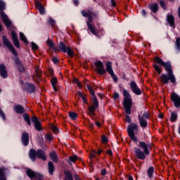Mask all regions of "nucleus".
I'll list each match as a JSON object with an SVG mask.
<instances>
[{
	"instance_id": "16",
	"label": "nucleus",
	"mask_w": 180,
	"mask_h": 180,
	"mask_svg": "<svg viewBox=\"0 0 180 180\" xmlns=\"http://www.w3.org/2000/svg\"><path fill=\"white\" fill-rule=\"evenodd\" d=\"M14 61L16 67L18 68V71H20V72H25V66H23L22 63H20V60H19V58H15L14 59Z\"/></svg>"
},
{
	"instance_id": "24",
	"label": "nucleus",
	"mask_w": 180,
	"mask_h": 180,
	"mask_svg": "<svg viewBox=\"0 0 180 180\" xmlns=\"http://www.w3.org/2000/svg\"><path fill=\"white\" fill-rule=\"evenodd\" d=\"M30 158L32 160V161H35L36 160V157H37V152H36V150L34 149H31L30 150Z\"/></svg>"
},
{
	"instance_id": "56",
	"label": "nucleus",
	"mask_w": 180,
	"mask_h": 180,
	"mask_svg": "<svg viewBox=\"0 0 180 180\" xmlns=\"http://www.w3.org/2000/svg\"><path fill=\"white\" fill-rule=\"evenodd\" d=\"M52 60L54 63V64H58V58H53Z\"/></svg>"
},
{
	"instance_id": "17",
	"label": "nucleus",
	"mask_w": 180,
	"mask_h": 180,
	"mask_svg": "<svg viewBox=\"0 0 180 180\" xmlns=\"http://www.w3.org/2000/svg\"><path fill=\"white\" fill-rule=\"evenodd\" d=\"M0 75L3 78H8V72L6 71V67L4 64H0Z\"/></svg>"
},
{
	"instance_id": "8",
	"label": "nucleus",
	"mask_w": 180,
	"mask_h": 180,
	"mask_svg": "<svg viewBox=\"0 0 180 180\" xmlns=\"http://www.w3.org/2000/svg\"><path fill=\"white\" fill-rule=\"evenodd\" d=\"M148 120V113L147 112H144L143 116L139 115L138 120L141 127L143 128L147 127V120Z\"/></svg>"
},
{
	"instance_id": "32",
	"label": "nucleus",
	"mask_w": 180,
	"mask_h": 180,
	"mask_svg": "<svg viewBox=\"0 0 180 180\" xmlns=\"http://www.w3.org/2000/svg\"><path fill=\"white\" fill-rule=\"evenodd\" d=\"M77 160H78V156H77V155H74L72 156H70L68 162L71 165L72 162H76Z\"/></svg>"
},
{
	"instance_id": "5",
	"label": "nucleus",
	"mask_w": 180,
	"mask_h": 180,
	"mask_svg": "<svg viewBox=\"0 0 180 180\" xmlns=\"http://www.w3.org/2000/svg\"><path fill=\"white\" fill-rule=\"evenodd\" d=\"M134 131L137 133V131H139V127H137V124L131 123L127 127L128 136L130 137L132 141H134V143H137L138 140L137 137L134 135Z\"/></svg>"
},
{
	"instance_id": "33",
	"label": "nucleus",
	"mask_w": 180,
	"mask_h": 180,
	"mask_svg": "<svg viewBox=\"0 0 180 180\" xmlns=\"http://www.w3.org/2000/svg\"><path fill=\"white\" fill-rule=\"evenodd\" d=\"M23 118H24V120H25L26 122L27 123L28 126H30V124H32V123L30 122V117H29V114L27 113L23 114Z\"/></svg>"
},
{
	"instance_id": "23",
	"label": "nucleus",
	"mask_w": 180,
	"mask_h": 180,
	"mask_svg": "<svg viewBox=\"0 0 180 180\" xmlns=\"http://www.w3.org/2000/svg\"><path fill=\"white\" fill-rule=\"evenodd\" d=\"M35 5L39 13H41V15H44V7H43L41 3H40V1H35Z\"/></svg>"
},
{
	"instance_id": "50",
	"label": "nucleus",
	"mask_w": 180,
	"mask_h": 180,
	"mask_svg": "<svg viewBox=\"0 0 180 180\" xmlns=\"http://www.w3.org/2000/svg\"><path fill=\"white\" fill-rule=\"evenodd\" d=\"M5 9V3L4 1H0V11H4Z\"/></svg>"
},
{
	"instance_id": "63",
	"label": "nucleus",
	"mask_w": 180,
	"mask_h": 180,
	"mask_svg": "<svg viewBox=\"0 0 180 180\" xmlns=\"http://www.w3.org/2000/svg\"><path fill=\"white\" fill-rule=\"evenodd\" d=\"M96 126H98V127H101V122H96Z\"/></svg>"
},
{
	"instance_id": "10",
	"label": "nucleus",
	"mask_w": 180,
	"mask_h": 180,
	"mask_svg": "<svg viewBox=\"0 0 180 180\" xmlns=\"http://www.w3.org/2000/svg\"><path fill=\"white\" fill-rule=\"evenodd\" d=\"M3 44H4V46H6V47L9 49V50L14 56H16L18 54L16 50H15V48L13 47V45L11 44L9 40H8V38H6V37L5 36L3 37Z\"/></svg>"
},
{
	"instance_id": "54",
	"label": "nucleus",
	"mask_w": 180,
	"mask_h": 180,
	"mask_svg": "<svg viewBox=\"0 0 180 180\" xmlns=\"http://www.w3.org/2000/svg\"><path fill=\"white\" fill-rule=\"evenodd\" d=\"M77 95L80 97V98H83L85 94L84 93H82V91H78L77 92Z\"/></svg>"
},
{
	"instance_id": "14",
	"label": "nucleus",
	"mask_w": 180,
	"mask_h": 180,
	"mask_svg": "<svg viewBox=\"0 0 180 180\" xmlns=\"http://www.w3.org/2000/svg\"><path fill=\"white\" fill-rule=\"evenodd\" d=\"M31 121L32 122V123H34L35 129L38 131H40V130H41V123H40V122H39V120L37 119V117H32L31 119Z\"/></svg>"
},
{
	"instance_id": "46",
	"label": "nucleus",
	"mask_w": 180,
	"mask_h": 180,
	"mask_svg": "<svg viewBox=\"0 0 180 180\" xmlns=\"http://www.w3.org/2000/svg\"><path fill=\"white\" fill-rule=\"evenodd\" d=\"M73 82L74 84H77L79 88H82V84H80L79 81L77 79H74Z\"/></svg>"
},
{
	"instance_id": "6",
	"label": "nucleus",
	"mask_w": 180,
	"mask_h": 180,
	"mask_svg": "<svg viewBox=\"0 0 180 180\" xmlns=\"http://www.w3.org/2000/svg\"><path fill=\"white\" fill-rule=\"evenodd\" d=\"M1 18L4 25H6L7 29H8V30H12V29H13V24L9 18H8V15L4 13V11L1 12Z\"/></svg>"
},
{
	"instance_id": "64",
	"label": "nucleus",
	"mask_w": 180,
	"mask_h": 180,
	"mask_svg": "<svg viewBox=\"0 0 180 180\" xmlns=\"http://www.w3.org/2000/svg\"><path fill=\"white\" fill-rule=\"evenodd\" d=\"M178 15H179V18H180V7H179L178 8Z\"/></svg>"
},
{
	"instance_id": "12",
	"label": "nucleus",
	"mask_w": 180,
	"mask_h": 180,
	"mask_svg": "<svg viewBox=\"0 0 180 180\" xmlns=\"http://www.w3.org/2000/svg\"><path fill=\"white\" fill-rule=\"evenodd\" d=\"M129 86L132 92L135 94V95H141V90L140 89L139 86H137L136 82H130Z\"/></svg>"
},
{
	"instance_id": "39",
	"label": "nucleus",
	"mask_w": 180,
	"mask_h": 180,
	"mask_svg": "<svg viewBox=\"0 0 180 180\" xmlns=\"http://www.w3.org/2000/svg\"><path fill=\"white\" fill-rule=\"evenodd\" d=\"M178 117V115L175 112H172L171 113V117H170V122H175Z\"/></svg>"
},
{
	"instance_id": "45",
	"label": "nucleus",
	"mask_w": 180,
	"mask_h": 180,
	"mask_svg": "<svg viewBox=\"0 0 180 180\" xmlns=\"http://www.w3.org/2000/svg\"><path fill=\"white\" fill-rule=\"evenodd\" d=\"M153 67L158 74H161V68H160L158 65H154Z\"/></svg>"
},
{
	"instance_id": "52",
	"label": "nucleus",
	"mask_w": 180,
	"mask_h": 180,
	"mask_svg": "<svg viewBox=\"0 0 180 180\" xmlns=\"http://www.w3.org/2000/svg\"><path fill=\"white\" fill-rule=\"evenodd\" d=\"M102 141H103V143H108V141H109V140L105 135H103L102 136Z\"/></svg>"
},
{
	"instance_id": "48",
	"label": "nucleus",
	"mask_w": 180,
	"mask_h": 180,
	"mask_svg": "<svg viewBox=\"0 0 180 180\" xmlns=\"http://www.w3.org/2000/svg\"><path fill=\"white\" fill-rule=\"evenodd\" d=\"M46 140H48V141H51V140H53V136L50 134H47L46 136Z\"/></svg>"
},
{
	"instance_id": "11",
	"label": "nucleus",
	"mask_w": 180,
	"mask_h": 180,
	"mask_svg": "<svg viewBox=\"0 0 180 180\" xmlns=\"http://www.w3.org/2000/svg\"><path fill=\"white\" fill-rule=\"evenodd\" d=\"M106 71L110 74V75H111L112 79H114L115 82H117V76H116V75H115V72H113V69H112V63L110 62H107L106 65Z\"/></svg>"
},
{
	"instance_id": "62",
	"label": "nucleus",
	"mask_w": 180,
	"mask_h": 180,
	"mask_svg": "<svg viewBox=\"0 0 180 180\" xmlns=\"http://www.w3.org/2000/svg\"><path fill=\"white\" fill-rule=\"evenodd\" d=\"M107 154H108V155H112V153L111 150H109L107 151Z\"/></svg>"
},
{
	"instance_id": "47",
	"label": "nucleus",
	"mask_w": 180,
	"mask_h": 180,
	"mask_svg": "<svg viewBox=\"0 0 180 180\" xmlns=\"http://www.w3.org/2000/svg\"><path fill=\"white\" fill-rule=\"evenodd\" d=\"M0 117H1L3 120H6V117H5V113L4 112V111H2L1 108H0Z\"/></svg>"
},
{
	"instance_id": "60",
	"label": "nucleus",
	"mask_w": 180,
	"mask_h": 180,
	"mask_svg": "<svg viewBox=\"0 0 180 180\" xmlns=\"http://www.w3.org/2000/svg\"><path fill=\"white\" fill-rule=\"evenodd\" d=\"M74 178L75 180H81L79 179V176H78V174H75Z\"/></svg>"
},
{
	"instance_id": "18",
	"label": "nucleus",
	"mask_w": 180,
	"mask_h": 180,
	"mask_svg": "<svg viewBox=\"0 0 180 180\" xmlns=\"http://www.w3.org/2000/svg\"><path fill=\"white\" fill-rule=\"evenodd\" d=\"M167 23H169V26H171V27H173V29H175V18H174V15H167Z\"/></svg>"
},
{
	"instance_id": "51",
	"label": "nucleus",
	"mask_w": 180,
	"mask_h": 180,
	"mask_svg": "<svg viewBox=\"0 0 180 180\" xmlns=\"http://www.w3.org/2000/svg\"><path fill=\"white\" fill-rule=\"evenodd\" d=\"M51 129L54 133H58V128L55 125H52Z\"/></svg>"
},
{
	"instance_id": "2",
	"label": "nucleus",
	"mask_w": 180,
	"mask_h": 180,
	"mask_svg": "<svg viewBox=\"0 0 180 180\" xmlns=\"http://www.w3.org/2000/svg\"><path fill=\"white\" fill-rule=\"evenodd\" d=\"M86 88L90 92L91 98L92 101V105H90L89 108V116H95L94 112L95 110H96V109H98V100L96 99V96H95V91H94V89L92 88V86H91V85L89 84H87Z\"/></svg>"
},
{
	"instance_id": "40",
	"label": "nucleus",
	"mask_w": 180,
	"mask_h": 180,
	"mask_svg": "<svg viewBox=\"0 0 180 180\" xmlns=\"http://www.w3.org/2000/svg\"><path fill=\"white\" fill-rule=\"evenodd\" d=\"M154 173V167H151L148 170V176L149 178H153V174Z\"/></svg>"
},
{
	"instance_id": "42",
	"label": "nucleus",
	"mask_w": 180,
	"mask_h": 180,
	"mask_svg": "<svg viewBox=\"0 0 180 180\" xmlns=\"http://www.w3.org/2000/svg\"><path fill=\"white\" fill-rule=\"evenodd\" d=\"M69 116L72 120H75L78 117V115L75 112H69Z\"/></svg>"
},
{
	"instance_id": "13",
	"label": "nucleus",
	"mask_w": 180,
	"mask_h": 180,
	"mask_svg": "<svg viewBox=\"0 0 180 180\" xmlns=\"http://www.w3.org/2000/svg\"><path fill=\"white\" fill-rule=\"evenodd\" d=\"M171 99L174 104L175 108H179L180 106V96L175 92L172 93Z\"/></svg>"
},
{
	"instance_id": "44",
	"label": "nucleus",
	"mask_w": 180,
	"mask_h": 180,
	"mask_svg": "<svg viewBox=\"0 0 180 180\" xmlns=\"http://www.w3.org/2000/svg\"><path fill=\"white\" fill-rule=\"evenodd\" d=\"M31 47L32 49L34 51V50H37V49H39V46H37V44H36V43L34 42H32L31 43Z\"/></svg>"
},
{
	"instance_id": "4",
	"label": "nucleus",
	"mask_w": 180,
	"mask_h": 180,
	"mask_svg": "<svg viewBox=\"0 0 180 180\" xmlns=\"http://www.w3.org/2000/svg\"><path fill=\"white\" fill-rule=\"evenodd\" d=\"M82 15L85 18H88V22L86 25L90 30V32L94 34V36H98V30L95 29V27L91 25V22H92V13L91 12H86L85 11H82Z\"/></svg>"
},
{
	"instance_id": "1",
	"label": "nucleus",
	"mask_w": 180,
	"mask_h": 180,
	"mask_svg": "<svg viewBox=\"0 0 180 180\" xmlns=\"http://www.w3.org/2000/svg\"><path fill=\"white\" fill-rule=\"evenodd\" d=\"M155 61L158 64H160V65L164 67L165 71H167V75L162 74L160 76L162 82H163V84H168V81H170V82H172V84H175V82H176V79L175 78L174 72L172 71V69L171 68V63H169V62L165 63L160 58H155Z\"/></svg>"
},
{
	"instance_id": "30",
	"label": "nucleus",
	"mask_w": 180,
	"mask_h": 180,
	"mask_svg": "<svg viewBox=\"0 0 180 180\" xmlns=\"http://www.w3.org/2000/svg\"><path fill=\"white\" fill-rule=\"evenodd\" d=\"M58 48L63 53H67V46H65V44H63V41H60L58 44Z\"/></svg>"
},
{
	"instance_id": "59",
	"label": "nucleus",
	"mask_w": 180,
	"mask_h": 180,
	"mask_svg": "<svg viewBox=\"0 0 180 180\" xmlns=\"http://www.w3.org/2000/svg\"><path fill=\"white\" fill-rule=\"evenodd\" d=\"M101 174L102 175H106V169H103L101 170Z\"/></svg>"
},
{
	"instance_id": "29",
	"label": "nucleus",
	"mask_w": 180,
	"mask_h": 180,
	"mask_svg": "<svg viewBox=\"0 0 180 180\" xmlns=\"http://www.w3.org/2000/svg\"><path fill=\"white\" fill-rule=\"evenodd\" d=\"M51 85L53 88V90L55 91V92H57V91H58V89H57V86H56V84H57V78L53 77L51 80Z\"/></svg>"
},
{
	"instance_id": "19",
	"label": "nucleus",
	"mask_w": 180,
	"mask_h": 180,
	"mask_svg": "<svg viewBox=\"0 0 180 180\" xmlns=\"http://www.w3.org/2000/svg\"><path fill=\"white\" fill-rule=\"evenodd\" d=\"M12 40L13 41L14 46L19 49L20 45L19 44V39H18V36L16 35V32L12 31L11 32Z\"/></svg>"
},
{
	"instance_id": "20",
	"label": "nucleus",
	"mask_w": 180,
	"mask_h": 180,
	"mask_svg": "<svg viewBox=\"0 0 180 180\" xmlns=\"http://www.w3.org/2000/svg\"><path fill=\"white\" fill-rule=\"evenodd\" d=\"M14 112H15V113H18L20 115H22L23 113H25V108H23V106L20 105H15L14 106Z\"/></svg>"
},
{
	"instance_id": "31",
	"label": "nucleus",
	"mask_w": 180,
	"mask_h": 180,
	"mask_svg": "<svg viewBox=\"0 0 180 180\" xmlns=\"http://www.w3.org/2000/svg\"><path fill=\"white\" fill-rule=\"evenodd\" d=\"M5 168H0V180H6V176H5Z\"/></svg>"
},
{
	"instance_id": "58",
	"label": "nucleus",
	"mask_w": 180,
	"mask_h": 180,
	"mask_svg": "<svg viewBox=\"0 0 180 180\" xmlns=\"http://www.w3.org/2000/svg\"><path fill=\"white\" fill-rule=\"evenodd\" d=\"M82 101H84V103H86V94L84 96L82 97Z\"/></svg>"
},
{
	"instance_id": "36",
	"label": "nucleus",
	"mask_w": 180,
	"mask_h": 180,
	"mask_svg": "<svg viewBox=\"0 0 180 180\" xmlns=\"http://www.w3.org/2000/svg\"><path fill=\"white\" fill-rule=\"evenodd\" d=\"M150 9L152 11V12H158V4H151L150 6Z\"/></svg>"
},
{
	"instance_id": "43",
	"label": "nucleus",
	"mask_w": 180,
	"mask_h": 180,
	"mask_svg": "<svg viewBox=\"0 0 180 180\" xmlns=\"http://www.w3.org/2000/svg\"><path fill=\"white\" fill-rule=\"evenodd\" d=\"M48 23H49V25H51V26H55L56 25V20H54L53 18H49L48 19Z\"/></svg>"
},
{
	"instance_id": "28",
	"label": "nucleus",
	"mask_w": 180,
	"mask_h": 180,
	"mask_svg": "<svg viewBox=\"0 0 180 180\" xmlns=\"http://www.w3.org/2000/svg\"><path fill=\"white\" fill-rule=\"evenodd\" d=\"M48 169H49V173L50 175H53V173L54 172V165L53 164V162H49L48 164Z\"/></svg>"
},
{
	"instance_id": "26",
	"label": "nucleus",
	"mask_w": 180,
	"mask_h": 180,
	"mask_svg": "<svg viewBox=\"0 0 180 180\" xmlns=\"http://www.w3.org/2000/svg\"><path fill=\"white\" fill-rule=\"evenodd\" d=\"M27 86V90L28 92H30V94H33V92H34L36 91V87L34 86V84H30L29 83H27L26 84Z\"/></svg>"
},
{
	"instance_id": "22",
	"label": "nucleus",
	"mask_w": 180,
	"mask_h": 180,
	"mask_svg": "<svg viewBox=\"0 0 180 180\" xmlns=\"http://www.w3.org/2000/svg\"><path fill=\"white\" fill-rule=\"evenodd\" d=\"M37 157L39 158V160H43V161H46V160L47 159L44 152L40 149H39L37 152Z\"/></svg>"
},
{
	"instance_id": "57",
	"label": "nucleus",
	"mask_w": 180,
	"mask_h": 180,
	"mask_svg": "<svg viewBox=\"0 0 180 180\" xmlns=\"http://www.w3.org/2000/svg\"><path fill=\"white\" fill-rule=\"evenodd\" d=\"M126 122H127L128 123H130V122H131V119H130V117L129 115L126 116Z\"/></svg>"
},
{
	"instance_id": "15",
	"label": "nucleus",
	"mask_w": 180,
	"mask_h": 180,
	"mask_svg": "<svg viewBox=\"0 0 180 180\" xmlns=\"http://www.w3.org/2000/svg\"><path fill=\"white\" fill-rule=\"evenodd\" d=\"M134 153L136 155H137L139 160H145L146 159V153L141 150L140 148H134Z\"/></svg>"
},
{
	"instance_id": "35",
	"label": "nucleus",
	"mask_w": 180,
	"mask_h": 180,
	"mask_svg": "<svg viewBox=\"0 0 180 180\" xmlns=\"http://www.w3.org/2000/svg\"><path fill=\"white\" fill-rule=\"evenodd\" d=\"M65 175L66 176L65 180H74V179H72V175L71 174V172H70V171H65Z\"/></svg>"
},
{
	"instance_id": "21",
	"label": "nucleus",
	"mask_w": 180,
	"mask_h": 180,
	"mask_svg": "<svg viewBox=\"0 0 180 180\" xmlns=\"http://www.w3.org/2000/svg\"><path fill=\"white\" fill-rule=\"evenodd\" d=\"M22 143L23 146H27L29 144V134L23 132L22 135Z\"/></svg>"
},
{
	"instance_id": "25",
	"label": "nucleus",
	"mask_w": 180,
	"mask_h": 180,
	"mask_svg": "<svg viewBox=\"0 0 180 180\" xmlns=\"http://www.w3.org/2000/svg\"><path fill=\"white\" fill-rule=\"evenodd\" d=\"M139 147H141V148H143L145 154H149L150 151H148V147L147 146V143L141 141L139 143Z\"/></svg>"
},
{
	"instance_id": "61",
	"label": "nucleus",
	"mask_w": 180,
	"mask_h": 180,
	"mask_svg": "<svg viewBox=\"0 0 180 180\" xmlns=\"http://www.w3.org/2000/svg\"><path fill=\"white\" fill-rule=\"evenodd\" d=\"M111 5L112 6H116V3L115 2V1L111 0Z\"/></svg>"
},
{
	"instance_id": "3",
	"label": "nucleus",
	"mask_w": 180,
	"mask_h": 180,
	"mask_svg": "<svg viewBox=\"0 0 180 180\" xmlns=\"http://www.w3.org/2000/svg\"><path fill=\"white\" fill-rule=\"evenodd\" d=\"M122 94L124 96V108L125 109V113L127 115H130L131 113V106H133V101L130 96V93L129 91L124 89L122 91Z\"/></svg>"
},
{
	"instance_id": "49",
	"label": "nucleus",
	"mask_w": 180,
	"mask_h": 180,
	"mask_svg": "<svg viewBox=\"0 0 180 180\" xmlns=\"http://www.w3.org/2000/svg\"><path fill=\"white\" fill-rule=\"evenodd\" d=\"M34 77H36L37 78H39L40 77V70H39V68H37L35 70Z\"/></svg>"
},
{
	"instance_id": "7",
	"label": "nucleus",
	"mask_w": 180,
	"mask_h": 180,
	"mask_svg": "<svg viewBox=\"0 0 180 180\" xmlns=\"http://www.w3.org/2000/svg\"><path fill=\"white\" fill-rule=\"evenodd\" d=\"M27 175L32 180H44V177L43 175L40 174L39 173H34V172L32 171L31 169L27 170Z\"/></svg>"
},
{
	"instance_id": "9",
	"label": "nucleus",
	"mask_w": 180,
	"mask_h": 180,
	"mask_svg": "<svg viewBox=\"0 0 180 180\" xmlns=\"http://www.w3.org/2000/svg\"><path fill=\"white\" fill-rule=\"evenodd\" d=\"M94 65H96V72L100 74V75H103V74L106 72V70H105V68L103 67V63H102V61L98 60L94 63Z\"/></svg>"
},
{
	"instance_id": "27",
	"label": "nucleus",
	"mask_w": 180,
	"mask_h": 180,
	"mask_svg": "<svg viewBox=\"0 0 180 180\" xmlns=\"http://www.w3.org/2000/svg\"><path fill=\"white\" fill-rule=\"evenodd\" d=\"M49 156L53 162H57L58 158H57V153L55 151H52L49 153Z\"/></svg>"
},
{
	"instance_id": "34",
	"label": "nucleus",
	"mask_w": 180,
	"mask_h": 180,
	"mask_svg": "<svg viewBox=\"0 0 180 180\" xmlns=\"http://www.w3.org/2000/svg\"><path fill=\"white\" fill-rule=\"evenodd\" d=\"M20 39L25 43V44H27V43H29V41H27L26 36H25V34L22 32H20Z\"/></svg>"
},
{
	"instance_id": "38",
	"label": "nucleus",
	"mask_w": 180,
	"mask_h": 180,
	"mask_svg": "<svg viewBox=\"0 0 180 180\" xmlns=\"http://www.w3.org/2000/svg\"><path fill=\"white\" fill-rule=\"evenodd\" d=\"M176 50L180 51V38L177 37L175 41Z\"/></svg>"
},
{
	"instance_id": "55",
	"label": "nucleus",
	"mask_w": 180,
	"mask_h": 180,
	"mask_svg": "<svg viewBox=\"0 0 180 180\" xmlns=\"http://www.w3.org/2000/svg\"><path fill=\"white\" fill-rule=\"evenodd\" d=\"M113 98H114V99H119V94L117 92H115Z\"/></svg>"
},
{
	"instance_id": "37",
	"label": "nucleus",
	"mask_w": 180,
	"mask_h": 180,
	"mask_svg": "<svg viewBox=\"0 0 180 180\" xmlns=\"http://www.w3.org/2000/svg\"><path fill=\"white\" fill-rule=\"evenodd\" d=\"M66 50V53L69 57H74V51H72V49L70 46H68Z\"/></svg>"
},
{
	"instance_id": "41",
	"label": "nucleus",
	"mask_w": 180,
	"mask_h": 180,
	"mask_svg": "<svg viewBox=\"0 0 180 180\" xmlns=\"http://www.w3.org/2000/svg\"><path fill=\"white\" fill-rule=\"evenodd\" d=\"M46 44L47 46L50 48V49H54V41L50 40V39H48L46 41Z\"/></svg>"
},
{
	"instance_id": "53",
	"label": "nucleus",
	"mask_w": 180,
	"mask_h": 180,
	"mask_svg": "<svg viewBox=\"0 0 180 180\" xmlns=\"http://www.w3.org/2000/svg\"><path fill=\"white\" fill-rule=\"evenodd\" d=\"M160 5L162 8H163V9H165V3L164 2V1L161 0L160 1Z\"/></svg>"
}]
</instances>
